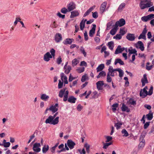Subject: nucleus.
<instances>
[{"instance_id": "obj_1", "label": "nucleus", "mask_w": 154, "mask_h": 154, "mask_svg": "<svg viewBox=\"0 0 154 154\" xmlns=\"http://www.w3.org/2000/svg\"><path fill=\"white\" fill-rule=\"evenodd\" d=\"M59 117H56L54 119L52 116H50L46 120L45 123L46 124H49L51 125H55L57 124L59 122Z\"/></svg>"}, {"instance_id": "obj_2", "label": "nucleus", "mask_w": 154, "mask_h": 154, "mask_svg": "<svg viewBox=\"0 0 154 154\" xmlns=\"http://www.w3.org/2000/svg\"><path fill=\"white\" fill-rule=\"evenodd\" d=\"M139 5L141 9H143L146 8L150 7L153 5V3L151 2H148L147 0H141Z\"/></svg>"}, {"instance_id": "obj_3", "label": "nucleus", "mask_w": 154, "mask_h": 154, "mask_svg": "<svg viewBox=\"0 0 154 154\" xmlns=\"http://www.w3.org/2000/svg\"><path fill=\"white\" fill-rule=\"evenodd\" d=\"M125 24V20L123 18L120 19L119 21H117L116 23L114 25L116 27L118 28V26H122L124 25Z\"/></svg>"}, {"instance_id": "obj_4", "label": "nucleus", "mask_w": 154, "mask_h": 154, "mask_svg": "<svg viewBox=\"0 0 154 154\" xmlns=\"http://www.w3.org/2000/svg\"><path fill=\"white\" fill-rule=\"evenodd\" d=\"M147 30L146 28V26H145V27L144 28L142 33L138 37V39H143L145 40L146 39V35L147 32Z\"/></svg>"}, {"instance_id": "obj_5", "label": "nucleus", "mask_w": 154, "mask_h": 154, "mask_svg": "<svg viewBox=\"0 0 154 154\" xmlns=\"http://www.w3.org/2000/svg\"><path fill=\"white\" fill-rule=\"evenodd\" d=\"M67 7L69 11H72L76 8V5L73 2H71L67 5Z\"/></svg>"}, {"instance_id": "obj_6", "label": "nucleus", "mask_w": 154, "mask_h": 154, "mask_svg": "<svg viewBox=\"0 0 154 154\" xmlns=\"http://www.w3.org/2000/svg\"><path fill=\"white\" fill-rule=\"evenodd\" d=\"M116 69H113L112 66H109L108 69L109 72L107 75H109L112 76H114L115 75L114 74L115 73H116L117 75V73L115 72L116 71H117Z\"/></svg>"}, {"instance_id": "obj_7", "label": "nucleus", "mask_w": 154, "mask_h": 154, "mask_svg": "<svg viewBox=\"0 0 154 154\" xmlns=\"http://www.w3.org/2000/svg\"><path fill=\"white\" fill-rule=\"evenodd\" d=\"M103 82L102 81H99L96 83L97 87L98 90L103 89L104 85Z\"/></svg>"}, {"instance_id": "obj_8", "label": "nucleus", "mask_w": 154, "mask_h": 154, "mask_svg": "<svg viewBox=\"0 0 154 154\" xmlns=\"http://www.w3.org/2000/svg\"><path fill=\"white\" fill-rule=\"evenodd\" d=\"M41 146L40 143H35L33 145V149L34 151L36 152H39L41 150V149L39 148Z\"/></svg>"}, {"instance_id": "obj_9", "label": "nucleus", "mask_w": 154, "mask_h": 154, "mask_svg": "<svg viewBox=\"0 0 154 154\" xmlns=\"http://www.w3.org/2000/svg\"><path fill=\"white\" fill-rule=\"evenodd\" d=\"M58 104L56 103L54 105H53L49 108V110L52 111L53 113H55L57 112L58 109Z\"/></svg>"}, {"instance_id": "obj_10", "label": "nucleus", "mask_w": 154, "mask_h": 154, "mask_svg": "<svg viewBox=\"0 0 154 154\" xmlns=\"http://www.w3.org/2000/svg\"><path fill=\"white\" fill-rule=\"evenodd\" d=\"M136 47L137 48H140L142 51L144 50V48L143 44L140 41H138L137 43L136 44Z\"/></svg>"}, {"instance_id": "obj_11", "label": "nucleus", "mask_w": 154, "mask_h": 154, "mask_svg": "<svg viewBox=\"0 0 154 154\" xmlns=\"http://www.w3.org/2000/svg\"><path fill=\"white\" fill-rule=\"evenodd\" d=\"M55 40L56 42L59 43L62 39L61 34L59 33H57L55 36Z\"/></svg>"}, {"instance_id": "obj_12", "label": "nucleus", "mask_w": 154, "mask_h": 154, "mask_svg": "<svg viewBox=\"0 0 154 154\" xmlns=\"http://www.w3.org/2000/svg\"><path fill=\"white\" fill-rule=\"evenodd\" d=\"M67 144L70 149H73L75 145V143L71 140H68L67 141Z\"/></svg>"}, {"instance_id": "obj_13", "label": "nucleus", "mask_w": 154, "mask_h": 154, "mask_svg": "<svg viewBox=\"0 0 154 154\" xmlns=\"http://www.w3.org/2000/svg\"><path fill=\"white\" fill-rule=\"evenodd\" d=\"M52 56L51 55L49 52H47L44 56V60L46 62L48 61L50 58H52Z\"/></svg>"}, {"instance_id": "obj_14", "label": "nucleus", "mask_w": 154, "mask_h": 154, "mask_svg": "<svg viewBox=\"0 0 154 154\" xmlns=\"http://www.w3.org/2000/svg\"><path fill=\"white\" fill-rule=\"evenodd\" d=\"M93 27L92 29L89 31V35L91 37H93L94 35L95 34L96 25L95 24L93 25Z\"/></svg>"}, {"instance_id": "obj_15", "label": "nucleus", "mask_w": 154, "mask_h": 154, "mask_svg": "<svg viewBox=\"0 0 154 154\" xmlns=\"http://www.w3.org/2000/svg\"><path fill=\"white\" fill-rule=\"evenodd\" d=\"M126 38L127 39L130 41H133L134 40L135 37L134 34L128 33Z\"/></svg>"}, {"instance_id": "obj_16", "label": "nucleus", "mask_w": 154, "mask_h": 154, "mask_svg": "<svg viewBox=\"0 0 154 154\" xmlns=\"http://www.w3.org/2000/svg\"><path fill=\"white\" fill-rule=\"evenodd\" d=\"M61 79L63 81H64V82L65 84H67L68 82L67 81V78L64 73H62L61 74Z\"/></svg>"}, {"instance_id": "obj_17", "label": "nucleus", "mask_w": 154, "mask_h": 154, "mask_svg": "<svg viewBox=\"0 0 154 154\" xmlns=\"http://www.w3.org/2000/svg\"><path fill=\"white\" fill-rule=\"evenodd\" d=\"M79 15V11L77 10H75L71 12L70 18H73L76 17L78 16Z\"/></svg>"}, {"instance_id": "obj_18", "label": "nucleus", "mask_w": 154, "mask_h": 154, "mask_svg": "<svg viewBox=\"0 0 154 154\" xmlns=\"http://www.w3.org/2000/svg\"><path fill=\"white\" fill-rule=\"evenodd\" d=\"M140 94L142 98H144L148 95V92L146 90H145V89L141 90L140 91Z\"/></svg>"}, {"instance_id": "obj_19", "label": "nucleus", "mask_w": 154, "mask_h": 154, "mask_svg": "<svg viewBox=\"0 0 154 154\" xmlns=\"http://www.w3.org/2000/svg\"><path fill=\"white\" fill-rule=\"evenodd\" d=\"M95 5H93L83 15L84 17H85L89 14L91 11H92L95 8Z\"/></svg>"}, {"instance_id": "obj_20", "label": "nucleus", "mask_w": 154, "mask_h": 154, "mask_svg": "<svg viewBox=\"0 0 154 154\" xmlns=\"http://www.w3.org/2000/svg\"><path fill=\"white\" fill-rule=\"evenodd\" d=\"M106 8V2H104L101 5L100 7V13H103L105 11Z\"/></svg>"}, {"instance_id": "obj_21", "label": "nucleus", "mask_w": 154, "mask_h": 154, "mask_svg": "<svg viewBox=\"0 0 154 154\" xmlns=\"http://www.w3.org/2000/svg\"><path fill=\"white\" fill-rule=\"evenodd\" d=\"M121 109L122 111L126 112H129L130 111V109L124 103L122 104Z\"/></svg>"}, {"instance_id": "obj_22", "label": "nucleus", "mask_w": 154, "mask_h": 154, "mask_svg": "<svg viewBox=\"0 0 154 154\" xmlns=\"http://www.w3.org/2000/svg\"><path fill=\"white\" fill-rule=\"evenodd\" d=\"M73 41V38H66L63 41V43L65 45L71 44Z\"/></svg>"}, {"instance_id": "obj_23", "label": "nucleus", "mask_w": 154, "mask_h": 154, "mask_svg": "<svg viewBox=\"0 0 154 154\" xmlns=\"http://www.w3.org/2000/svg\"><path fill=\"white\" fill-rule=\"evenodd\" d=\"M76 98L73 96H70L68 99V101L71 103H74L75 102Z\"/></svg>"}, {"instance_id": "obj_24", "label": "nucleus", "mask_w": 154, "mask_h": 154, "mask_svg": "<svg viewBox=\"0 0 154 154\" xmlns=\"http://www.w3.org/2000/svg\"><path fill=\"white\" fill-rule=\"evenodd\" d=\"M104 67L105 66L104 64H100L97 67L96 69L97 72L102 71V70L104 68Z\"/></svg>"}, {"instance_id": "obj_25", "label": "nucleus", "mask_w": 154, "mask_h": 154, "mask_svg": "<svg viewBox=\"0 0 154 154\" xmlns=\"http://www.w3.org/2000/svg\"><path fill=\"white\" fill-rule=\"evenodd\" d=\"M87 20H82L80 24V28L81 30H82L85 26V23Z\"/></svg>"}, {"instance_id": "obj_26", "label": "nucleus", "mask_w": 154, "mask_h": 154, "mask_svg": "<svg viewBox=\"0 0 154 154\" xmlns=\"http://www.w3.org/2000/svg\"><path fill=\"white\" fill-rule=\"evenodd\" d=\"M118 28L116 27V26L114 25V27L110 30V33L112 35H114L116 32Z\"/></svg>"}, {"instance_id": "obj_27", "label": "nucleus", "mask_w": 154, "mask_h": 154, "mask_svg": "<svg viewBox=\"0 0 154 154\" xmlns=\"http://www.w3.org/2000/svg\"><path fill=\"white\" fill-rule=\"evenodd\" d=\"M117 63H119L121 65H124V62L119 58H117L115 60L114 64L115 65H116Z\"/></svg>"}, {"instance_id": "obj_28", "label": "nucleus", "mask_w": 154, "mask_h": 154, "mask_svg": "<svg viewBox=\"0 0 154 154\" xmlns=\"http://www.w3.org/2000/svg\"><path fill=\"white\" fill-rule=\"evenodd\" d=\"M122 52V50L121 49V47L120 45H119L117 47L115 52V54H118L119 53H121Z\"/></svg>"}, {"instance_id": "obj_29", "label": "nucleus", "mask_w": 154, "mask_h": 154, "mask_svg": "<svg viewBox=\"0 0 154 154\" xmlns=\"http://www.w3.org/2000/svg\"><path fill=\"white\" fill-rule=\"evenodd\" d=\"M109 48L111 50H112L114 47V42L112 41L109 42L108 43Z\"/></svg>"}, {"instance_id": "obj_30", "label": "nucleus", "mask_w": 154, "mask_h": 154, "mask_svg": "<svg viewBox=\"0 0 154 154\" xmlns=\"http://www.w3.org/2000/svg\"><path fill=\"white\" fill-rule=\"evenodd\" d=\"M49 98V97L47 95L45 94H42L41 97V98L42 100L44 101H47Z\"/></svg>"}, {"instance_id": "obj_31", "label": "nucleus", "mask_w": 154, "mask_h": 154, "mask_svg": "<svg viewBox=\"0 0 154 154\" xmlns=\"http://www.w3.org/2000/svg\"><path fill=\"white\" fill-rule=\"evenodd\" d=\"M125 4L124 3H122L119 6L118 8V11L119 12H121L123 10V8L125 7Z\"/></svg>"}, {"instance_id": "obj_32", "label": "nucleus", "mask_w": 154, "mask_h": 154, "mask_svg": "<svg viewBox=\"0 0 154 154\" xmlns=\"http://www.w3.org/2000/svg\"><path fill=\"white\" fill-rule=\"evenodd\" d=\"M106 75V73L104 71H101L99 74L97 76V78L98 79L100 77H104Z\"/></svg>"}, {"instance_id": "obj_33", "label": "nucleus", "mask_w": 154, "mask_h": 154, "mask_svg": "<svg viewBox=\"0 0 154 154\" xmlns=\"http://www.w3.org/2000/svg\"><path fill=\"white\" fill-rule=\"evenodd\" d=\"M146 116L148 120H150L152 119L153 118V114L150 111L146 115Z\"/></svg>"}, {"instance_id": "obj_34", "label": "nucleus", "mask_w": 154, "mask_h": 154, "mask_svg": "<svg viewBox=\"0 0 154 154\" xmlns=\"http://www.w3.org/2000/svg\"><path fill=\"white\" fill-rule=\"evenodd\" d=\"M66 89H65L61 90L59 91V96L60 97L62 98L63 97V94H65Z\"/></svg>"}, {"instance_id": "obj_35", "label": "nucleus", "mask_w": 154, "mask_h": 154, "mask_svg": "<svg viewBox=\"0 0 154 154\" xmlns=\"http://www.w3.org/2000/svg\"><path fill=\"white\" fill-rule=\"evenodd\" d=\"M69 94V91L68 90L66 91L64 95L63 100L64 101H66L67 100L68 95Z\"/></svg>"}, {"instance_id": "obj_36", "label": "nucleus", "mask_w": 154, "mask_h": 154, "mask_svg": "<svg viewBox=\"0 0 154 154\" xmlns=\"http://www.w3.org/2000/svg\"><path fill=\"white\" fill-rule=\"evenodd\" d=\"M127 32V31L125 30V28H120L119 30V33L122 36L125 35Z\"/></svg>"}, {"instance_id": "obj_37", "label": "nucleus", "mask_w": 154, "mask_h": 154, "mask_svg": "<svg viewBox=\"0 0 154 154\" xmlns=\"http://www.w3.org/2000/svg\"><path fill=\"white\" fill-rule=\"evenodd\" d=\"M116 70L119 72V76L120 77H122L124 74V72L121 69L119 68L116 69Z\"/></svg>"}, {"instance_id": "obj_38", "label": "nucleus", "mask_w": 154, "mask_h": 154, "mask_svg": "<svg viewBox=\"0 0 154 154\" xmlns=\"http://www.w3.org/2000/svg\"><path fill=\"white\" fill-rule=\"evenodd\" d=\"M79 60H77L76 58L74 59L72 61V65L74 66H76L79 63Z\"/></svg>"}, {"instance_id": "obj_39", "label": "nucleus", "mask_w": 154, "mask_h": 154, "mask_svg": "<svg viewBox=\"0 0 154 154\" xmlns=\"http://www.w3.org/2000/svg\"><path fill=\"white\" fill-rule=\"evenodd\" d=\"M49 148L48 145H45L42 148V151L43 153H45L46 152Z\"/></svg>"}, {"instance_id": "obj_40", "label": "nucleus", "mask_w": 154, "mask_h": 154, "mask_svg": "<svg viewBox=\"0 0 154 154\" xmlns=\"http://www.w3.org/2000/svg\"><path fill=\"white\" fill-rule=\"evenodd\" d=\"M61 12L63 14H66L67 12H69L68 8L65 7L63 8L60 10Z\"/></svg>"}, {"instance_id": "obj_41", "label": "nucleus", "mask_w": 154, "mask_h": 154, "mask_svg": "<svg viewBox=\"0 0 154 154\" xmlns=\"http://www.w3.org/2000/svg\"><path fill=\"white\" fill-rule=\"evenodd\" d=\"M122 125V122H118L115 124V126L116 127L117 129H118L121 127V126Z\"/></svg>"}, {"instance_id": "obj_42", "label": "nucleus", "mask_w": 154, "mask_h": 154, "mask_svg": "<svg viewBox=\"0 0 154 154\" xmlns=\"http://www.w3.org/2000/svg\"><path fill=\"white\" fill-rule=\"evenodd\" d=\"M122 133L123 134V136L124 137H127L128 136V134L127 131L125 129H122Z\"/></svg>"}, {"instance_id": "obj_43", "label": "nucleus", "mask_w": 154, "mask_h": 154, "mask_svg": "<svg viewBox=\"0 0 154 154\" xmlns=\"http://www.w3.org/2000/svg\"><path fill=\"white\" fill-rule=\"evenodd\" d=\"M65 69L64 72L66 74H68L70 70L71 69V67L70 66H68L67 67H66V69Z\"/></svg>"}, {"instance_id": "obj_44", "label": "nucleus", "mask_w": 154, "mask_h": 154, "mask_svg": "<svg viewBox=\"0 0 154 154\" xmlns=\"http://www.w3.org/2000/svg\"><path fill=\"white\" fill-rule=\"evenodd\" d=\"M140 141V142L139 145V147L140 148H143L145 145V140Z\"/></svg>"}, {"instance_id": "obj_45", "label": "nucleus", "mask_w": 154, "mask_h": 154, "mask_svg": "<svg viewBox=\"0 0 154 154\" xmlns=\"http://www.w3.org/2000/svg\"><path fill=\"white\" fill-rule=\"evenodd\" d=\"M21 19L20 17H16L15 18V20L14 22V26H16L17 23L18 22H20L21 21Z\"/></svg>"}, {"instance_id": "obj_46", "label": "nucleus", "mask_w": 154, "mask_h": 154, "mask_svg": "<svg viewBox=\"0 0 154 154\" xmlns=\"http://www.w3.org/2000/svg\"><path fill=\"white\" fill-rule=\"evenodd\" d=\"M119 106V104L117 103H116L113 104L112 106V110L113 112H114L116 110V108L118 107Z\"/></svg>"}, {"instance_id": "obj_47", "label": "nucleus", "mask_w": 154, "mask_h": 154, "mask_svg": "<svg viewBox=\"0 0 154 154\" xmlns=\"http://www.w3.org/2000/svg\"><path fill=\"white\" fill-rule=\"evenodd\" d=\"M122 38V35L120 34H117L115 36H114L113 37L114 39L119 40L120 39Z\"/></svg>"}, {"instance_id": "obj_48", "label": "nucleus", "mask_w": 154, "mask_h": 154, "mask_svg": "<svg viewBox=\"0 0 154 154\" xmlns=\"http://www.w3.org/2000/svg\"><path fill=\"white\" fill-rule=\"evenodd\" d=\"M128 51L129 52V54H136V53L137 52V51L135 49H129L128 50Z\"/></svg>"}, {"instance_id": "obj_49", "label": "nucleus", "mask_w": 154, "mask_h": 154, "mask_svg": "<svg viewBox=\"0 0 154 154\" xmlns=\"http://www.w3.org/2000/svg\"><path fill=\"white\" fill-rule=\"evenodd\" d=\"M77 72L79 73H81L84 71L85 68L84 67H80L77 69Z\"/></svg>"}, {"instance_id": "obj_50", "label": "nucleus", "mask_w": 154, "mask_h": 154, "mask_svg": "<svg viewBox=\"0 0 154 154\" xmlns=\"http://www.w3.org/2000/svg\"><path fill=\"white\" fill-rule=\"evenodd\" d=\"M88 77L86 74L83 75L81 79V81L82 82H84L88 79Z\"/></svg>"}, {"instance_id": "obj_51", "label": "nucleus", "mask_w": 154, "mask_h": 154, "mask_svg": "<svg viewBox=\"0 0 154 154\" xmlns=\"http://www.w3.org/2000/svg\"><path fill=\"white\" fill-rule=\"evenodd\" d=\"M50 52L51 53V54L52 56V57H53L54 58V57L55 56V50L53 48H52L50 50Z\"/></svg>"}, {"instance_id": "obj_52", "label": "nucleus", "mask_w": 154, "mask_h": 154, "mask_svg": "<svg viewBox=\"0 0 154 154\" xmlns=\"http://www.w3.org/2000/svg\"><path fill=\"white\" fill-rule=\"evenodd\" d=\"M146 135V133H142L141 135L140 136V141H143L145 140H144V138L145 137Z\"/></svg>"}, {"instance_id": "obj_53", "label": "nucleus", "mask_w": 154, "mask_h": 154, "mask_svg": "<svg viewBox=\"0 0 154 154\" xmlns=\"http://www.w3.org/2000/svg\"><path fill=\"white\" fill-rule=\"evenodd\" d=\"M64 147V145L63 144H61L60 145L58 146V148L59 149H62L59 151L58 152H62L65 150V149L63 148Z\"/></svg>"}, {"instance_id": "obj_54", "label": "nucleus", "mask_w": 154, "mask_h": 154, "mask_svg": "<svg viewBox=\"0 0 154 154\" xmlns=\"http://www.w3.org/2000/svg\"><path fill=\"white\" fill-rule=\"evenodd\" d=\"M84 147L86 148L87 152L88 153H89L90 145L87 143H86L84 145Z\"/></svg>"}, {"instance_id": "obj_55", "label": "nucleus", "mask_w": 154, "mask_h": 154, "mask_svg": "<svg viewBox=\"0 0 154 154\" xmlns=\"http://www.w3.org/2000/svg\"><path fill=\"white\" fill-rule=\"evenodd\" d=\"M141 81L142 82V86H144L145 84L146 83H148V82L147 79V81L146 79H142Z\"/></svg>"}, {"instance_id": "obj_56", "label": "nucleus", "mask_w": 154, "mask_h": 154, "mask_svg": "<svg viewBox=\"0 0 154 154\" xmlns=\"http://www.w3.org/2000/svg\"><path fill=\"white\" fill-rule=\"evenodd\" d=\"M101 52L102 53L104 52L105 54L104 57H106V47L103 46L101 50Z\"/></svg>"}, {"instance_id": "obj_57", "label": "nucleus", "mask_w": 154, "mask_h": 154, "mask_svg": "<svg viewBox=\"0 0 154 154\" xmlns=\"http://www.w3.org/2000/svg\"><path fill=\"white\" fill-rule=\"evenodd\" d=\"M129 102L131 105H135L136 103V101L131 98L129 100Z\"/></svg>"}, {"instance_id": "obj_58", "label": "nucleus", "mask_w": 154, "mask_h": 154, "mask_svg": "<svg viewBox=\"0 0 154 154\" xmlns=\"http://www.w3.org/2000/svg\"><path fill=\"white\" fill-rule=\"evenodd\" d=\"M51 27L53 28H56L58 26V25L55 21H54L53 23L51 24Z\"/></svg>"}, {"instance_id": "obj_59", "label": "nucleus", "mask_w": 154, "mask_h": 154, "mask_svg": "<svg viewBox=\"0 0 154 154\" xmlns=\"http://www.w3.org/2000/svg\"><path fill=\"white\" fill-rule=\"evenodd\" d=\"M141 20L143 21L146 22L148 20L147 16H144L141 18Z\"/></svg>"}, {"instance_id": "obj_60", "label": "nucleus", "mask_w": 154, "mask_h": 154, "mask_svg": "<svg viewBox=\"0 0 154 154\" xmlns=\"http://www.w3.org/2000/svg\"><path fill=\"white\" fill-rule=\"evenodd\" d=\"M148 20H150L154 18V14H151L147 15Z\"/></svg>"}, {"instance_id": "obj_61", "label": "nucleus", "mask_w": 154, "mask_h": 154, "mask_svg": "<svg viewBox=\"0 0 154 154\" xmlns=\"http://www.w3.org/2000/svg\"><path fill=\"white\" fill-rule=\"evenodd\" d=\"M153 88L152 86H151L149 91L148 93V95H151L152 94Z\"/></svg>"}, {"instance_id": "obj_62", "label": "nucleus", "mask_w": 154, "mask_h": 154, "mask_svg": "<svg viewBox=\"0 0 154 154\" xmlns=\"http://www.w3.org/2000/svg\"><path fill=\"white\" fill-rule=\"evenodd\" d=\"M93 96L92 97V98H97L98 96L97 93L96 91H94L93 92Z\"/></svg>"}, {"instance_id": "obj_63", "label": "nucleus", "mask_w": 154, "mask_h": 154, "mask_svg": "<svg viewBox=\"0 0 154 154\" xmlns=\"http://www.w3.org/2000/svg\"><path fill=\"white\" fill-rule=\"evenodd\" d=\"M92 13V16L94 18L96 19L98 17V14L97 12L96 11Z\"/></svg>"}, {"instance_id": "obj_64", "label": "nucleus", "mask_w": 154, "mask_h": 154, "mask_svg": "<svg viewBox=\"0 0 154 154\" xmlns=\"http://www.w3.org/2000/svg\"><path fill=\"white\" fill-rule=\"evenodd\" d=\"M57 15L60 18H62L63 19H64L65 17V15L64 14H62L60 12H59L57 13Z\"/></svg>"}]
</instances>
